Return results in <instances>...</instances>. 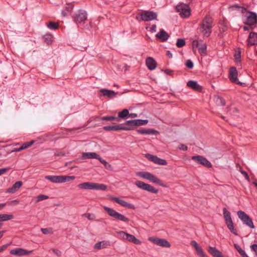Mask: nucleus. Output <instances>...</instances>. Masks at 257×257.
Returning a JSON list of instances; mask_svg holds the SVG:
<instances>
[{
	"label": "nucleus",
	"instance_id": "1",
	"mask_svg": "<svg viewBox=\"0 0 257 257\" xmlns=\"http://www.w3.org/2000/svg\"><path fill=\"white\" fill-rule=\"evenodd\" d=\"M213 19L209 16H206L199 25V30L204 37H208L212 33Z\"/></svg>",
	"mask_w": 257,
	"mask_h": 257
},
{
	"label": "nucleus",
	"instance_id": "2",
	"mask_svg": "<svg viewBox=\"0 0 257 257\" xmlns=\"http://www.w3.org/2000/svg\"><path fill=\"white\" fill-rule=\"evenodd\" d=\"M231 7L232 8L240 9L242 13L246 12V15L245 16L246 19L243 22L245 25L251 27L257 24V14L255 13L247 11L245 8L239 6L237 5H234Z\"/></svg>",
	"mask_w": 257,
	"mask_h": 257
},
{
	"label": "nucleus",
	"instance_id": "3",
	"mask_svg": "<svg viewBox=\"0 0 257 257\" xmlns=\"http://www.w3.org/2000/svg\"><path fill=\"white\" fill-rule=\"evenodd\" d=\"M103 208L110 217L115 219L116 220L125 223H128L130 221V219L128 218L117 212L114 209L105 206H104Z\"/></svg>",
	"mask_w": 257,
	"mask_h": 257
},
{
	"label": "nucleus",
	"instance_id": "4",
	"mask_svg": "<svg viewBox=\"0 0 257 257\" xmlns=\"http://www.w3.org/2000/svg\"><path fill=\"white\" fill-rule=\"evenodd\" d=\"M45 178L51 181L52 183H61L66 182H69L75 179V177L74 176H46Z\"/></svg>",
	"mask_w": 257,
	"mask_h": 257
},
{
	"label": "nucleus",
	"instance_id": "5",
	"mask_svg": "<svg viewBox=\"0 0 257 257\" xmlns=\"http://www.w3.org/2000/svg\"><path fill=\"white\" fill-rule=\"evenodd\" d=\"M157 14L156 13L150 11H144L138 14L136 17L138 20H142L145 22L156 20Z\"/></svg>",
	"mask_w": 257,
	"mask_h": 257
},
{
	"label": "nucleus",
	"instance_id": "6",
	"mask_svg": "<svg viewBox=\"0 0 257 257\" xmlns=\"http://www.w3.org/2000/svg\"><path fill=\"white\" fill-rule=\"evenodd\" d=\"M223 212L225 223L227 228L231 232H232L234 235H237V232L236 230L234 228L230 212L226 209V208H223Z\"/></svg>",
	"mask_w": 257,
	"mask_h": 257
},
{
	"label": "nucleus",
	"instance_id": "7",
	"mask_svg": "<svg viewBox=\"0 0 257 257\" xmlns=\"http://www.w3.org/2000/svg\"><path fill=\"white\" fill-rule=\"evenodd\" d=\"M137 176L142 178L147 179L151 182L164 186L162 182L156 176L148 172H139L137 173Z\"/></svg>",
	"mask_w": 257,
	"mask_h": 257
},
{
	"label": "nucleus",
	"instance_id": "8",
	"mask_svg": "<svg viewBox=\"0 0 257 257\" xmlns=\"http://www.w3.org/2000/svg\"><path fill=\"white\" fill-rule=\"evenodd\" d=\"M176 10L182 18H187L190 15V8L188 5L180 4L176 7Z\"/></svg>",
	"mask_w": 257,
	"mask_h": 257
},
{
	"label": "nucleus",
	"instance_id": "9",
	"mask_svg": "<svg viewBox=\"0 0 257 257\" xmlns=\"http://www.w3.org/2000/svg\"><path fill=\"white\" fill-rule=\"evenodd\" d=\"M192 47L193 50L195 48H197L198 52L201 55H205L206 54L207 45L203 40H194L192 42Z\"/></svg>",
	"mask_w": 257,
	"mask_h": 257
},
{
	"label": "nucleus",
	"instance_id": "10",
	"mask_svg": "<svg viewBox=\"0 0 257 257\" xmlns=\"http://www.w3.org/2000/svg\"><path fill=\"white\" fill-rule=\"evenodd\" d=\"M237 215L239 219L243 222L244 224L250 227V228H254L252 219L244 211L239 210L237 212Z\"/></svg>",
	"mask_w": 257,
	"mask_h": 257
},
{
	"label": "nucleus",
	"instance_id": "11",
	"mask_svg": "<svg viewBox=\"0 0 257 257\" xmlns=\"http://www.w3.org/2000/svg\"><path fill=\"white\" fill-rule=\"evenodd\" d=\"M135 185L139 188L143 190L147 191L149 192L153 193H157L158 190L154 188L152 185L146 183L141 181H136L135 183Z\"/></svg>",
	"mask_w": 257,
	"mask_h": 257
},
{
	"label": "nucleus",
	"instance_id": "12",
	"mask_svg": "<svg viewBox=\"0 0 257 257\" xmlns=\"http://www.w3.org/2000/svg\"><path fill=\"white\" fill-rule=\"evenodd\" d=\"M87 14L85 11L78 10L73 16V20L76 24H81L86 20Z\"/></svg>",
	"mask_w": 257,
	"mask_h": 257
},
{
	"label": "nucleus",
	"instance_id": "13",
	"mask_svg": "<svg viewBox=\"0 0 257 257\" xmlns=\"http://www.w3.org/2000/svg\"><path fill=\"white\" fill-rule=\"evenodd\" d=\"M119 235L120 237L125 240H126L130 242H132L136 244H141L142 243L141 241L137 239L134 235L131 234H128L124 231H120L117 232Z\"/></svg>",
	"mask_w": 257,
	"mask_h": 257
},
{
	"label": "nucleus",
	"instance_id": "14",
	"mask_svg": "<svg viewBox=\"0 0 257 257\" xmlns=\"http://www.w3.org/2000/svg\"><path fill=\"white\" fill-rule=\"evenodd\" d=\"M149 240L160 246L167 248H169L171 246L170 243L166 239L152 237H150Z\"/></svg>",
	"mask_w": 257,
	"mask_h": 257
},
{
	"label": "nucleus",
	"instance_id": "15",
	"mask_svg": "<svg viewBox=\"0 0 257 257\" xmlns=\"http://www.w3.org/2000/svg\"><path fill=\"white\" fill-rule=\"evenodd\" d=\"M191 159L198 164H201L205 167L210 168L212 166L211 163L207 159L202 156H192Z\"/></svg>",
	"mask_w": 257,
	"mask_h": 257
},
{
	"label": "nucleus",
	"instance_id": "16",
	"mask_svg": "<svg viewBox=\"0 0 257 257\" xmlns=\"http://www.w3.org/2000/svg\"><path fill=\"white\" fill-rule=\"evenodd\" d=\"M109 200H110L112 201H114V202L117 203L118 204H119V205H120L121 206H122L124 207H125V208H127L128 209H135V207L134 205L129 203L123 200L120 199L118 197H114L113 196H110L109 197Z\"/></svg>",
	"mask_w": 257,
	"mask_h": 257
},
{
	"label": "nucleus",
	"instance_id": "17",
	"mask_svg": "<svg viewBox=\"0 0 257 257\" xmlns=\"http://www.w3.org/2000/svg\"><path fill=\"white\" fill-rule=\"evenodd\" d=\"M32 250H27L23 248H16L12 249L10 253L11 254L17 256H22L30 254Z\"/></svg>",
	"mask_w": 257,
	"mask_h": 257
},
{
	"label": "nucleus",
	"instance_id": "18",
	"mask_svg": "<svg viewBox=\"0 0 257 257\" xmlns=\"http://www.w3.org/2000/svg\"><path fill=\"white\" fill-rule=\"evenodd\" d=\"M148 122L147 119H134L127 120L125 122L126 126H131L132 130L135 126H140L146 124Z\"/></svg>",
	"mask_w": 257,
	"mask_h": 257
},
{
	"label": "nucleus",
	"instance_id": "19",
	"mask_svg": "<svg viewBox=\"0 0 257 257\" xmlns=\"http://www.w3.org/2000/svg\"><path fill=\"white\" fill-rule=\"evenodd\" d=\"M146 157L148 160L156 164L161 165H166L167 164V162L166 160L160 158L156 156L147 154L146 155Z\"/></svg>",
	"mask_w": 257,
	"mask_h": 257
},
{
	"label": "nucleus",
	"instance_id": "20",
	"mask_svg": "<svg viewBox=\"0 0 257 257\" xmlns=\"http://www.w3.org/2000/svg\"><path fill=\"white\" fill-rule=\"evenodd\" d=\"M238 72L235 67H231L229 69V78L230 80L237 84H241L237 79Z\"/></svg>",
	"mask_w": 257,
	"mask_h": 257
},
{
	"label": "nucleus",
	"instance_id": "21",
	"mask_svg": "<svg viewBox=\"0 0 257 257\" xmlns=\"http://www.w3.org/2000/svg\"><path fill=\"white\" fill-rule=\"evenodd\" d=\"M103 130L106 131H116L118 130L128 131L132 128L131 126H122L121 125H107L103 127Z\"/></svg>",
	"mask_w": 257,
	"mask_h": 257
},
{
	"label": "nucleus",
	"instance_id": "22",
	"mask_svg": "<svg viewBox=\"0 0 257 257\" xmlns=\"http://www.w3.org/2000/svg\"><path fill=\"white\" fill-rule=\"evenodd\" d=\"M187 85L188 87L197 92H200L202 91V86L200 85L196 81L189 80L187 82Z\"/></svg>",
	"mask_w": 257,
	"mask_h": 257
},
{
	"label": "nucleus",
	"instance_id": "23",
	"mask_svg": "<svg viewBox=\"0 0 257 257\" xmlns=\"http://www.w3.org/2000/svg\"><path fill=\"white\" fill-rule=\"evenodd\" d=\"M257 45V33L251 32L247 39V46Z\"/></svg>",
	"mask_w": 257,
	"mask_h": 257
},
{
	"label": "nucleus",
	"instance_id": "24",
	"mask_svg": "<svg viewBox=\"0 0 257 257\" xmlns=\"http://www.w3.org/2000/svg\"><path fill=\"white\" fill-rule=\"evenodd\" d=\"M156 37L162 42H165L169 39L170 36L165 30L162 29L156 35Z\"/></svg>",
	"mask_w": 257,
	"mask_h": 257
},
{
	"label": "nucleus",
	"instance_id": "25",
	"mask_svg": "<svg viewBox=\"0 0 257 257\" xmlns=\"http://www.w3.org/2000/svg\"><path fill=\"white\" fill-rule=\"evenodd\" d=\"M146 64L148 69L150 70H154L156 67L157 63L155 60L152 57H148L146 59Z\"/></svg>",
	"mask_w": 257,
	"mask_h": 257
},
{
	"label": "nucleus",
	"instance_id": "26",
	"mask_svg": "<svg viewBox=\"0 0 257 257\" xmlns=\"http://www.w3.org/2000/svg\"><path fill=\"white\" fill-rule=\"evenodd\" d=\"M208 251L213 257H224L221 252L215 247L209 246Z\"/></svg>",
	"mask_w": 257,
	"mask_h": 257
},
{
	"label": "nucleus",
	"instance_id": "27",
	"mask_svg": "<svg viewBox=\"0 0 257 257\" xmlns=\"http://www.w3.org/2000/svg\"><path fill=\"white\" fill-rule=\"evenodd\" d=\"M22 185V182L21 181H17L11 187L9 188L6 193H14L16 192Z\"/></svg>",
	"mask_w": 257,
	"mask_h": 257
},
{
	"label": "nucleus",
	"instance_id": "28",
	"mask_svg": "<svg viewBox=\"0 0 257 257\" xmlns=\"http://www.w3.org/2000/svg\"><path fill=\"white\" fill-rule=\"evenodd\" d=\"M109 246H110L109 241L103 240L102 241H99L95 244L94 248L95 249L99 250L101 249L107 248Z\"/></svg>",
	"mask_w": 257,
	"mask_h": 257
},
{
	"label": "nucleus",
	"instance_id": "29",
	"mask_svg": "<svg viewBox=\"0 0 257 257\" xmlns=\"http://www.w3.org/2000/svg\"><path fill=\"white\" fill-rule=\"evenodd\" d=\"M137 132L141 134L155 135L159 134V132L154 129H143L140 128L137 130Z\"/></svg>",
	"mask_w": 257,
	"mask_h": 257
},
{
	"label": "nucleus",
	"instance_id": "30",
	"mask_svg": "<svg viewBox=\"0 0 257 257\" xmlns=\"http://www.w3.org/2000/svg\"><path fill=\"white\" fill-rule=\"evenodd\" d=\"M77 187L82 189L85 190H93V182H87L79 184Z\"/></svg>",
	"mask_w": 257,
	"mask_h": 257
},
{
	"label": "nucleus",
	"instance_id": "31",
	"mask_svg": "<svg viewBox=\"0 0 257 257\" xmlns=\"http://www.w3.org/2000/svg\"><path fill=\"white\" fill-rule=\"evenodd\" d=\"M98 158H99V155L94 152L83 153L82 155V159Z\"/></svg>",
	"mask_w": 257,
	"mask_h": 257
},
{
	"label": "nucleus",
	"instance_id": "32",
	"mask_svg": "<svg viewBox=\"0 0 257 257\" xmlns=\"http://www.w3.org/2000/svg\"><path fill=\"white\" fill-rule=\"evenodd\" d=\"M104 96H106L109 98H113L114 97L117 93L115 92L113 90H108L106 89H102L100 90Z\"/></svg>",
	"mask_w": 257,
	"mask_h": 257
},
{
	"label": "nucleus",
	"instance_id": "33",
	"mask_svg": "<svg viewBox=\"0 0 257 257\" xmlns=\"http://www.w3.org/2000/svg\"><path fill=\"white\" fill-rule=\"evenodd\" d=\"M106 189L107 186L104 184L93 183V190H105Z\"/></svg>",
	"mask_w": 257,
	"mask_h": 257
},
{
	"label": "nucleus",
	"instance_id": "34",
	"mask_svg": "<svg viewBox=\"0 0 257 257\" xmlns=\"http://www.w3.org/2000/svg\"><path fill=\"white\" fill-rule=\"evenodd\" d=\"M129 114V111L127 109H124L121 111L119 112L118 114V121L120 118H126Z\"/></svg>",
	"mask_w": 257,
	"mask_h": 257
},
{
	"label": "nucleus",
	"instance_id": "35",
	"mask_svg": "<svg viewBox=\"0 0 257 257\" xmlns=\"http://www.w3.org/2000/svg\"><path fill=\"white\" fill-rule=\"evenodd\" d=\"M14 218L13 214H0V222L11 220Z\"/></svg>",
	"mask_w": 257,
	"mask_h": 257
},
{
	"label": "nucleus",
	"instance_id": "36",
	"mask_svg": "<svg viewBox=\"0 0 257 257\" xmlns=\"http://www.w3.org/2000/svg\"><path fill=\"white\" fill-rule=\"evenodd\" d=\"M234 57L236 63H240L241 62V51L239 49L235 51Z\"/></svg>",
	"mask_w": 257,
	"mask_h": 257
},
{
	"label": "nucleus",
	"instance_id": "37",
	"mask_svg": "<svg viewBox=\"0 0 257 257\" xmlns=\"http://www.w3.org/2000/svg\"><path fill=\"white\" fill-rule=\"evenodd\" d=\"M44 42L48 45L51 44L52 42V36L50 34H46L43 37Z\"/></svg>",
	"mask_w": 257,
	"mask_h": 257
},
{
	"label": "nucleus",
	"instance_id": "38",
	"mask_svg": "<svg viewBox=\"0 0 257 257\" xmlns=\"http://www.w3.org/2000/svg\"><path fill=\"white\" fill-rule=\"evenodd\" d=\"M101 120L106 121L116 120L118 121V117L112 116H106L102 117Z\"/></svg>",
	"mask_w": 257,
	"mask_h": 257
},
{
	"label": "nucleus",
	"instance_id": "39",
	"mask_svg": "<svg viewBox=\"0 0 257 257\" xmlns=\"http://www.w3.org/2000/svg\"><path fill=\"white\" fill-rule=\"evenodd\" d=\"M197 254L200 257H206V254L203 251L202 248L200 246H198L195 249Z\"/></svg>",
	"mask_w": 257,
	"mask_h": 257
},
{
	"label": "nucleus",
	"instance_id": "40",
	"mask_svg": "<svg viewBox=\"0 0 257 257\" xmlns=\"http://www.w3.org/2000/svg\"><path fill=\"white\" fill-rule=\"evenodd\" d=\"M34 143V141H32L30 142H28L24 143L20 147V149L22 150L26 149L29 147H30L31 146H32Z\"/></svg>",
	"mask_w": 257,
	"mask_h": 257
},
{
	"label": "nucleus",
	"instance_id": "41",
	"mask_svg": "<svg viewBox=\"0 0 257 257\" xmlns=\"http://www.w3.org/2000/svg\"><path fill=\"white\" fill-rule=\"evenodd\" d=\"M186 42L184 39H178L177 41L176 46L178 48L183 47L185 45Z\"/></svg>",
	"mask_w": 257,
	"mask_h": 257
},
{
	"label": "nucleus",
	"instance_id": "42",
	"mask_svg": "<svg viewBox=\"0 0 257 257\" xmlns=\"http://www.w3.org/2000/svg\"><path fill=\"white\" fill-rule=\"evenodd\" d=\"M47 27L50 29L56 30L58 28L59 25L57 23L51 22L47 25Z\"/></svg>",
	"mask_w": 257,
	"mask_h": 257
},
{
	"label": "nucleus",
	"instance_id": "43",
	"mask_svg": "<svg viewBox=\"0 0 257 257\" xmlns=\"http://www.w3.org/2000/svg\"><path fill=\"white\" fill-rule=\"evenodd\" d=\"M49 198V196L46 195H40L37 197V202H40L44 200H46Z\"/></svg>",
	"mask_w": 257,
	"mask_h": 257
},
{
	"label": "nucleus",
	"instance_id": "44",
	"mask_svg": "<svg viewBox=\"0 0 257 257\" xmlns=\"http://www.w3.org/2000/svg\"><path fill=\"white\" fill-rule=\"evenodd\" d=\"M234 247L235 249L237 250L239 253L241 255L243 253L245 252V251L241 248V247L237 244H234Z\"/></svg>",
	"mask_w": 257,
	"mask_h": 257
},
{
	"label": "nucleus",
	"instance_id": "45",
	"mask_svg": "<svg viewBox=\"0 0 257 257\" xmlns=\"http://www.w3.org/2000/svg\"><path fill=\"white\" fill-rule=\"evenodd\" d=\"M73 7L74 5L72 3H69L67 4L65 7V10L69 12H71L72 11Z\"/></svg>",
	"mask_w": 257,
	"mask_h": 257
},
{
	"label": "nucleus",
	"instance_id": "46",
	"mask_svg": "<svg viewBox=\"0 0 257 257\" xmlns=\"http://www.w3.org/2000/svg\"><path fill=\"white\" fill-rule=\"evenodd\" d=\"M52 228H41V230L43 232V233L45 234H48L49 233H52Z\"/></svg>",
	"mask_w": 257,
	"mask_h": 257
},
{
	"label": "nucleus",
	"instance_id": "47",
	"mask_svg": "<svg viewBox=\"0 0 257 257\" xmlns=\"http://www.w3.org/2000/svg\"><path fill=\"white\" fill-rule=\"evenodd\" d=\"M185 65L189 69H192L193 67V63L191 60H187L186 62Z\"/></svg>",
	"mask_w": 257,
	"mask_h": 257
},
{
	"label": "nucleus",
	"instance_id": "48",
	"mask_svg": "<svg viewBox=\"0 0 257 257\" xmlns=\"http://www.w3.org/2000/svg\"><path fill=\"white\" fill-rule=\"evenodd\" d=\"M97 160H98L102 164H103L106 167H107V165H108L109 166H110V165H109L108 164V163L105 161L104 160H103V159H102L100 156H99V158H98L97 159Z\"/></svg>",
	"mask_w": 257,
	"mask_h": 257
},
{
	"label": "nucleus",
	"instance_id": "49",
	"mask_svg": "<svg viewBox=\"0 0 257 257\" xmlns=\"http://www.w3.org/2000/svg\"><path fill=\"white\" fill-rule=\"evenodd\" d=\"M179 149L183 151H187L188 150V147L186 145L181 144L178 147Z\"/></svg>",
	"mask_w": 257,
	"mask_h": 257
},
{
	"label": "nucleus",
	"instance_id": "50",
	"mask_svg": "<svg viewBox=\"0 0 257 257\" xmlns=\"http://www.w3.org/2000/svg\"><path fill=\"white\" fill-rule=\"evenodd\" d=\"M240 172L244 176L245 179L249 182L250 180L247 173L244 171H241Z\"/></svg>",
	"mask_w": 257,
	"mask_h": 257
},
{
	"label": "nucleus",
	"instance_id": "51",
	"mask_svg": "<svg viewBox=\"0 0 257 257\" xmlns=\"http://www.w3.org/2000/svg\"><path fill=\"white\" fill-rule=\"evenodd\" d=\"M9 168L0 169V176L5 174L7 172H8L9 170Z\"/></svg>",
	"mask_w": 257,
	"mask_h": 257
},
{
	"label": "nucleus",
	"instance_id": "52",
	"mask_svg": "<svg viewBox=\"0 0 257 257\" xmlns=\"http://www.w3.org/2000/svg\"><path fill=\"white\" fill-rule=\"evenodd\" d=\"M190 244L193 247H194L195 248V249H196L197 247H198L199 246L198 243L195 240H193V241H191Z\"/></svg>",
	"mask_w": 257,
	"mask_h": 257
},
{
	"label": "nucleus",
	"instance_id": "53",
	"mask_svg": "<svg viewBox=\"0 0 257 257\" xmlns=\"http://www.w3.org/2000/svg\"><path fill=\"white\" fill-rule=\"evenodd\" d=\"M52 251L58 256H59L61 255V251L59 249H53Z\"/></svg>",
	"mask_w": 257,
	"mask_h": 257
},
{
	"label": "nucleus",
	"instance_id": "54",
	"mask_svg": "<svg viewBox=\"0 0 257 257\" xmlns=\"http://www.w3.org/2000/svg\"><path fill=\"white\" fill-rule=\"evenodd\" d=\"M19 203V201L18 200H14L9 202H8L9 205H17Z\"/></svg>",
	"mask_w": 257,
	"mask_h": 257
},
{
	"label": "nucleus",
	"instance_id": "55",
	"mask_svg": "<svg viewBox=\"0 0 257 257\" xmlns=\"http://www.w3.org/2000/svg\"><path fill=\"white\" fill-rule=\"evenodd\" d=\"M9 244H6L0 246V253L4 251L9 246Z\"/></svg>",
	"mask_w": 257,
	"mask_h": 257
},
{
	"label": "nucleus",
	"instance_id": "56",
	"mask_svg": "<svg viewBox=\"0 0 257 257\" xmlns=\"http://www.w3.org/2000/svg\"><path fill=\"white\" fill-rule=\"evenodd\" d=\"M86 216L89 220H93L94 217V215L90 213L86 214Z\"/></svg>",
	"mask_w": 257,
	"mask_h": 257
},
{
	"label": "nucleus",
	"instance_id": "57",
	"mask_svg": "<svg viewBox=\"0 0 257 257\" xmlns=\"http://www.w3.org/2000/svg\"><path fill=\"white\" fill-rule=\"evenodd\" d=\"M218 100L219 101V103L222 106H224L225 105V101L223 98L219 97Z\"/></svg>",
	"mask_w": 257,
	"mask_h": 257
},
{
	"label": "nucleus",
	"instance_id": "58",
	"mask_svg": "<svg viewBox=\"0 0 257 257\" xmlns=\"http://www.w3.org/2000/svg\"><path fill=\"white\" fill-rule=\"evenodd\" d=\"M250 248L252 250L254 251L255 252H257V244H253L250 246Z\"/></svg>",
	"mask_w": 257,
	"mask_h": 257
},
{
	"label": "nucleus",
	"instance_id": "59",
	"mask_svg": "<svg viewBox=\"0 0 257 257\" xmlns=\"http://www.w3.org/2000/svg\"><path fill=\"white\" fill-rule=\"evenodd\" d=\"M164 72L166 74H168V75H172L173 72V71L172 70H171V69H169L165 70Z\"/></svg>",
	"mask_w": 257,
	"mask_h": 257
},
{
	"label": "nucleus",
	"instance_id": "60",
	"mask_svg": "<svg viewBox=\"0 0 257 257\" xmlns=\"http://www.w3.org/2000/svg\"><path fill=\"white\" fill-rule=\"evenodd\" d=\"M150 31L152 33H154L156 31V25H152V27L151 28Z\"/></svg>",
	"mask_w": 257,
	"mask_h": 257
},
{
	"label": "nucleus",
	"instance_id": "61",
	"mask_svg": "<svg viewBox=\"0 0 257 257\" xmlns=\"http://www.w3.org/2000/svg\"><path fill=\"white\" fill-rule=\"evenodd\" d=\"M65 155V154L64 153H62V152H59V153L55 154V155L57 156H64Z\"/></svg>",
	"mask_w": 257,
	"mask_h": 257
},
{
	"label": "nucleus",
	"instance_id": "62",
	"mask_svg": "<svg viewBox=\"0 0 257 257\" xmlns=\"http://www.w3.org/2000/svg\"><path fill=\"white\" fill-rule=\"evenodd\" d=\"M166 55L169 58H172V54L171 53L170 51H167Z\"/></svg>",
	"mask_w": 257,
	"mask_h": 257
},
{
	"label": "nucleus",
	"instance_id": "63",
	"mask_svg": "<svg viewBox=\"0 0 257 257\" xmlns=\"http://www.w3.org/2000/svg\"><path fill=\"white\" fill-rule=\"evenodd\" d=\"M128 116L130 117L134 118V117H137L138 116V115L136 113H132L131 114L129 113Z\"/></svg>",
	"mask_w": 257,
	"mask_h": 257
},
{
	"label": "nucleus",
	"instance_id": "64",
	"mask_svg": "<svg viewBox=\"0 0 257 257\" xmlns=\"http://www.w3.org/2000/svg\"><path fill=\"white\" fill-rule=\"evenodd\" d=\"M21 151H22V150L20 149V147H19V148H15L14 150H13L12 152H20Z\"/></svg>",
	"mask_w": 257,
	"mask_h": 257
}]
</instances>
